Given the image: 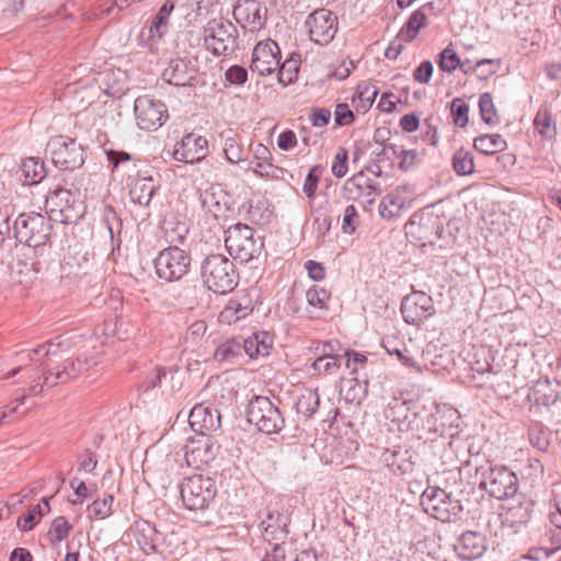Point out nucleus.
I'll return each instance as SVG.
<instances>
[{"label": "nucleus", "mask_w": 561, "mask_h": 561, "mask_svg": "<svg viewBox=\"0 0 561 561\" xmlns=\"http://www.w3.org/2000/svg\"><path fill=\"white\" fill-rule=\"evenodd\" d=\"M419 420L420 437L425 440L438 442L440 447L451 446V438L458 434L460 415L454 408L432 403L427 411L425 405L416 407L414 412Z\"/></svg>", "instance_id": "f257e3e1"}, {"label": "nucleus", "mask_w": 561, "mask_h": 561, "mask_svg": "<svg viewBox=\"0 0 561 561\" xmlns=\"http://www.w3.org/2000/svg\"><path fill=\"white\" fill-rule=\"evenodd\" d=\"M201 277L207 289L215 294L231 293L239 283V273L227 256L208 254L201 263Z\"/></svg>", "instance_id": "f03ea898"}, {"label": "nucleus", "mask_w": 561, "mask_h": 561, "mask_svg": "<svg viewBox=\"0 0 561 561\" xmlns=\"http://www.w3.org/2000/svg\"><path fill=\"white\" fill-rule=\"evenodd\" d=\"M51 230L50 218L34 211L19 215L13 225L16 241L33 249L45 247L50 238Z\"/></svg>", "instance_id": "7ed1b4c3"}, {"label": "nucleus", "mask_w": 561, "mask_h": 561, "mask_svg": "<svg viewBox=\"0 0 561 561\" xmlns=\"http://www.w3.org/2000/svg\"><path fill=\"white\" fill-rule=\"evenodd\" d=\"M238 37L237 27L221 18L209 20L203 28L204 46L217 57L234 53L238 48Z\"/></svg>", "instance_id": "20e7f679"}, {"label": "nucleus", "mask_w": 561, "mask_h": 561, "mask_svg": "<svg viewBox=\"0 0 561 561\" xmlns=\"http://www.w3.org/2000/svg\"><path fill=\"white\" fill-rule=\"evenodd\" d=\"M225 245L234 260L248 263L260 256L263 241L254 238V230L250 226L238 222L225 231Z\"/></svg>", "instance_id": "39448f33"}, {"label": "nucleus", "mask_w": 561, "mask_h": 561, "mask_svg": "<svg viewBox=\"0 0 561 561\" xmlns=\"http://www.w3.org/2000/svg\"><path fill=\"white\" fill-rule=\"evenodd\" d=\"M180 494L185 508L205 511L217 494L216 482L210 477L193 474L183 479L180 484Z\"/></svg>", "instance_id": "423d86ee"}, {"label": "nucleus", "mask_w": 561, "mask_h": 561, "mask_svg": "<svg viewBox=\"0 0 561 561\" xmlns=\"http://www.w3.org/2000/svg\"><path fill=\"white\" fill-rule=\"evenodd\" d=\"M249 423L267 435L279 433L285 426L280 409L267 397L257 396L252 399L247 409Z\"/></svg>", "instance_id": "0eeeda50"}, {"label": "nucleus", "mask_w": 561, "mask_h": 561, "mask_svg": "<svg viewBox=\"0 0 561 561\" xmlns=\"http://www.w3.org/2000/svg\"><path fill=\"white\" fill-rule=\"evenodd\" d=\"M420 503L426 514L443 523L458 519L462 512L460 501L451 499L450 494L437 486L426 488Z\"/></svg>", "instance_id": "6e6552de"}, {"label": "nucleus", "mask_w": 561, "mask_h": 561, "mask_svg": "<svg viewBox=\"0 0 561 561\" xmlns=\"http://www.w3.org/2000/svg\"><path fill=\"white\" fill-rule=\"evenodd\" d=\"M153 263L157 276L172 283L182 279L190 272L192 257L185 250L172 245L161 250Z\"/></svg>", "instance_id": "1a4fd4ad"}, {"label": "nucleus", "mask_w": 561, "mask_h": 561, "mask_svg": "<svg viewBox=\"0 0 561 561\" xmlns=\"http://www.w3.org/2000/svg\"><path fill=\"white\" fill-rule=\"evenodd\" d=\"M404 230L407 237L420 247L433 245L445 232L443 219L433 213L413 214Z\"/></svg>", "instance_id": "9d476101"}, {"label": "nucleus", "mask_w": 561, "mask_h": 561, "mask_svg": "<svg viewBox=\"0 0 561 561\" xmlns=\"http://www.w3.org/2000/svg\"><path fill=\"white\" fill-rule=\"evenodd\" d=\"M82 337V334L76 332L59 335L32 350L28 353V358L31 362L38 363L41 371L44 370L45 375H50L49 370H53L55 364H57V358H60V353L69 351L78 343V340Z\"/></svg>", "instance_id": "9b49d317"}, {"label": "nucleus", "mask_w": 561, "mask_h": 561, "mask_svg": "<svg viewBox=\"0 0 561 561\" xmlns=\"http://www.w3.org/2000/svg\"><path fill=\"white\" fill-rule=\"evenodd\" d=\"M480 488L496 500L508 499L518 490V478L506 466L490 467L482 473Z\"/></svg>", "instance_id": "f8f14e48"}, {"label": "nucleus", "mask_w": 561, "mask_h": 561, "mask_svg": "<svg viewBox=\"0 0 561 561\" xmlns=\"http://www.w3.org/2000/svg\"><path fill=\"white\" fill-rule=\"evenodd\" d=\"M79 196V190L59 187L51 192L46 199V205L49 207V213L56 216L54 219L64 224L77 221L83 214Z\"/></svg>", "instance_id": "ddd939ff"}, {"label": "nucleus", "mask_w": 561, "mask_h": 561, "mask_svg": "<svg viewBox=\"0 0 561 561\" xmlns=\"http://www.w3.org/2000/svg\"><path fill=\"white\" fill-rule=\"evenodd\" d=\"M46 152L55 167L61 170H75L84 163L83 148L73 138L57 136L46 145Z\"/></svg>", "instance_id": "4468645a"}, {"label": "nucleus", "mask_w": 561, "mask_h": 561, "mask_svg": "<svg viewBox=\"0 0 561 561\" xmlns=\"http://www.w3.org/2000/svg\"><path fill=\"white\" fill-rule=\"evenodd\" d=\"M136 124L140 129L152 131L169 118L167 105L150 95H140L134 102Z\"/></svg>", "instance_id": "2eb2a0df"}, {"label": "nucleus", "mask_w": 561, "mask_h": 561, "mask_svg": "<svg viewBox=\"0 0 561 561\" xmlns=\"http://www.w3.org/2000/svg\"><path fill=\"white\" fill-rule=\"evenodd\" d=\"M310 41L320 46L330 44L339 30L336 14L327 8H319L311 12L305 22Z\"/></svg>", "instance_id": "dca6fc26"}, {"label": "nucleus", "mask_w": 561, "mask_h": 561, "mask_svg": "<svg viewBox=\"0 0 561 561\" xmlns=\"http://www.w3.org/2000/svg\"><path fill=\"white\" fill-rule=\"evenodd\" d=\"M98 364L99 358L95 355L81 354L76 359H62L60 355L53 370H49L50 375H45V383L57 386L69 382Z\"/></svg>", "instance_id": "f3484780"}, {"label": "nucleus", "mask_w": 561, "mask_h": 561, "mask_svg": "<svg viewBox=\"0 0 561 561\" xmlns=\"http://www.w3.org/2000/svg\"><path fill=\"white\" fill-rule=\"evenodd\" d=\"M134 537L146 554L157 553L164 557L172 553V535L161 533L148 520L141 519L135 523Z\"/></svg>", "instance_id": "a211bd4d"}, {"label": "nucleus", "mask_w": 561, "mask_h": 561, "mask_svg": "<svg viewBox=\"0 0 561 561\" xmlns=\"http://www.w3.org/2000/svg\"><path fill=\"white\" fill-rule=\"evenodd\" d=\"M400 311L408 324L416 327L436 312L432 297L424 291L416 290L402 299Z\"/></svg>", "instance_id": "6ab92c4d"}, {"label": "nucleus", "mask_w": 561, "mask_h": 561, "mask_svg": "<svg viewBox=\"0 0 561 561\" xmlns=\"http://www.w3.org/2000/svg\"><path fill=\"white\" fill-rule=\"evenodd\" d=\"M280 49L275 41L259 42L252 51L250 69L261 77L273 73L279 66Z\"/></svg>", "instance_id": "aec40b11"}, {"label": "nucleus", "mask_w": 561, "mask_h": 561, "mask_svg": "<svg viewBox=\"0 0 561 561\" xmlns=\"http://www.w3.org/2000/svg\"><path fill=\"white\" fill-rule=\"evenodd\" d=\"M267 9L257 0H239L233 7V18L242 27L261 30L266 21Z\"/></svg>", "instance_id": "412c9836"}, {"label": "nucleus", "mask_w": 561, "mask_h": 561, "mask_svg": "<svg viewBox=\"0 0 561 561\" xmlns=\"http://www.w3.org/2000/svg\"><path fill=\"white\" fill-rule=\"evenodd\" d=\"M208 152V141L205 137L194 133L185 135L181 141L176 142L173 150V158L176 161L185 163H196L202 161Z\"/></svg>", "instance_id": "4be33fe9"}, {"label": "nucleus", "mask_w": 561, "mask_h": 561, "mask_svg": "<svg viewBox=\"0 0 561 561\" xmlns=\"http://www.w3.org/2000/svg\"><path fill=\"white\" fill-rule=\"evenodd\" d=\"M159 178V174L153 176L148 170L138 171L129 184L130 201L141 207L149 206L152 197L160 188Z\"/></svg>", "instance_id": "5701e85b"}, {"label": "nucleus", "mask_w": 561, "mask_h": 561, "mask_svg": "<svg viewBox=\"0 0 561 561\" xmlns=\"http://www.w3.org/2000/svg\"><path fill=\"white\" fill-rule=\"evenodd\" d=\"M188 423L195 433L208 436V432L220 427L221 415L213 404L197 403L191 409Z\"/></svg>", "instance_id": "b1692460"}, {"label": "nucleus", "mask_w": 561, "mask_h": 561, "mask_svg": "<svg viewBox=\"0 0 561 561\" xmlns=\"http://www.w3.org/2000/svg\"><path fill=\"white\" fill-rule=\"evenodd\" d=\"M196 73V59L176 57L170 60L169 66L162 72V78L170 84L184 87L195 79Z\"/></svg>", "instance_id": "393cba45"}, {"label": "nucleus", "mask_w": 561, "mask_h": 561, "mask_svg": "<svg viewBox=\"0 0 561 561\" xmlns=\"http://www.w3.org/2000/svg\"><path fill=\"white\" fill-rule=\"evenodd\" d=\"M185 460L190 467L201 468L210 463L217 454V447L209 436L201 435L197 439H191L185 446Z\"/></svg>", "instance_id": "a878e982"}, {"label": "nucleus", "mask_w": 561, "mask_h": 561, "mask_svg": "<svg viewBox=\"0 0 561 561\" xmlns=\"http://www.w3.org/2000/svg\"><path fill=\"white\" fill-rule=\"evenodd\" d=\"M454 550L463 561L479 559L486 551V538L479 531L468 530L457 538Z\"/></svg>", "instance_id": "bb28decb"}, {"label": "nucleus", "mask_w": 561, "mask_h": 561, "mask_svg": "<svg viewBox=\"0 0 561 561\" xmlns=\"http://www.w3.org/2000/svg\"><path fill=\"white\" fill-rule=\"evenodd\" d=\"M415 451L411 448L397 446L386 449L381 459L394 474L403 476L411 473L415 466Z\"/></svg>", "instance_id": "cd10ccee"}, {"label": "nucleus", "mask_w": 561, "mask_h": 561, "mask_svg": "<svg viewBox=\"0 0 561 561\" xmlns=\"http://www.w3.org/2000/svg\"><path fill=\"white\" fill-rule=\"evenodd\" d=\"M289 518L278 511H268L266 517L261 522L262 537L268 543L285 542L288 536L287 525Z\"/></svg>", "instance_id": "c85d7f7f"}, {"label": "nucleus", "mask_w": 561, "mask_h": 561, "mask_svg": "<svg viewBox=\"0 0 561 561\" xmlns=\"http://www.w3.org/2000/svg\"><path fill=\"white\" fill-rule=\"evenodd\" d=\"M252 299L247 294H237L231 297L225 308L219 313V321L221 323H236L237 321L244 319L253 312Z\"/></svg>", "instance_id": "c756f323"}, {"label": "nucleus", "mask_w": 561, "mask_h": 561, "mask_svg": "<svg viewBox=\"0 0 561 561\" xmlns=\"http://www.w3.org/2000/svg\"><path fill=\"white\" fill-rule=\"evenodd\" d=\"M244 347L242 346V339L230 337L220 342L214 353L213 358L220 364L234 365L244 357Z\"/></svg>", "instance_id": "7c9ffc66"}, {"label": "nucleus", "mask_w": 561, "mask_h": 561, "mask_svg": "<svg viewBox=\"0 0 561 561\" xmlns=\"http://www.w3.org/2000/svg\"><path fill=\"white\" fill-rule=\"evenodd\" d=\"M345 190L353 199L367 198L368 203H373L374 196L377 195V186L371 179L366 176L364 171H359L350 178L345 183Z\"/></svg>", "instance_id": "2f4dec72"}, {"label": "nucleus", "mask_w": 561, "mask_h": 561, "mask_svg": "<svg viewBox=\"0 0 561 561\" xmlns=\"http://www.w3.org/2000/svg\"><path fill=\"white\" fill-rule=\"evenodd\" d=\"M433 8L434 2H427L413 11L408 21L401 27L398 36L402 37L404 42H413L417 37L420 30L427 25L428 20L426 11L432 10Z\"/></svg>", "instance_id": "473e14b6"}, {"label": "nucleus", "mask_w": 561, "mask_h": 561, "mask_svg": "<svg viewBox=\"0 0 561 561\" xmlns=\"http://www.w3.org/2000/svg\"><path fill=\"white\" fill-rule=\"evenodd\" d=\"M274 339L267 331H257L247 339H242L244 353L250 358L267 356L273 347Z\"/></svg>", "instance_id": "72a5a7b5"}, {"label": "nucleus", "mask_w": 561, "mask_h": 561, "mask_svg": "<svg viewBox=\"0 0 561 561\" xmlns=\"http://www.w3.org/2000/svg\"><path fill=\"white\" fill-rule=\"evenodd\" d=\"M45 163L38 158H25L16 172L19 180L24 185H34L41 183L47 175Z\"/></svg>", "instance_id": "f704fd0d"}, {"label": "nucleus", "mask_w": 561, "mask_h": 561, "mask_svg": "<svg viewBox=\"0 0 561 561\" xmlns=\"http://www.w3.org/2000/svg\"><path fill=\"white\" fill-rule=\"evenodd\" d=\"M533 507L534 503L528 500L512 505L504 514L503 524L514 529L525 526L531 519Z\"/></svg>", "instance_id": "c9c22d12"}, {"label": "nucleus", "mask_w": 561, "mask_h": 561, "mask_svg": "<svg viewBox=\"0 0 561 561\" xmlns=\"http://www.w3.org/2000/svg\"><path fill=\"white\" fill-rule=\"evenodd\" d=\"M473 147L485 156H493L507 148L506 140L500 134H482L473 139Z\"/></svg>", "instance_id": "e433bc0d"}, {"label": "nucleus", "mask_w": 561, "mask_h": 561, "mask_svg": "<svg viewBox=\"0 0 561 561\" xmlns=\"http://www.w3.org/2000/svg\"><path fill=\"white\" fill-rule=\"evenodd\" d=\"M404 197L391 191L385 195L379 204V214L383 219H393L401 215L402 210L409 208Z\"/></svg>", "instance_id": "4c0bfd02"}, {"label": "nucleus", "mask_w": 561, "mask_h": 561, "mask_svg": "<svg viewBox=\"0 0 561 561\" xmlns=\"http://www.w3.org/2000/svg\"><path fill=\"white\" fill-rule=\"evenodd\" d=\"M320 397L317 390L305 388L297 396L295 408L298 414L311 417L319 409Z\"/></svg>", "instance_id": "58836bf2"}, {"label": "nucleus", "mask_w": 561, "mask_h": 561, "mask_svg": "<svg viewBox=\"0 0 561 561\" xmlns=\"http://www.w3.org/2000/svg\"><path fill=\"white\" fill-rule=\"evenodd\" d=\"M382 346L389 355H396L398 360L407 367H416V362L410 355L405 344L396 336H385L382 339Z\"/></svg>", "instance_id": "ea45409f"}, {"label": "nucleus", "mask_w": 561, "mask_h": 561, "mask_svg": "<svg viewBox=\"0 0 561 561\" xmlns=\"http://www.w3.org/2000/svg\"><path fill=\"white\" fill-rule=\"evenodd\" d=\"M102 220L108 230L113 249L115 247L119 248L122 243L121 232L123 229V221L111 205H105L103 207Z\"/></svg>", "instance_id": "a19ab883"}, {"label": "nucleus", "mask_w": 561, "mask_h": 561, "mask_svg": "<svg viewBox=\"0 0 561 561\" xmlns=\"http://www.w3.org/2000/svg\"><path fill=\"white\" fill-rule=\"evenodd\" d=\"M534 127L543 139L552 140L557 136V126L548 107H541L537 112Z\"/></svg>", "instance_id": "79ce46f5"}, {"label": "nucleus", "mask_w": 561, "mask_h": 561, "mask_svg": "<svg viewBox=\"0 0 561 561\" xmlns=\"http://www.w3.org/2000/svg\"><path fill=\"white\" fill-rule=\"evenodd\" d=\"M530 445L539 451L546 453L551 444V431L540 422H534L528 428Z\"/></svg>", "instance_id": "37998d69"}, {"label": "nucleus", "mask_w": 561, "mask_h": 561, "mask_svg": "<svg viewBox=\"0 0 561 561\" xmlns=\"http://www.w3.org/2000/svg\"><path fill=\"white\" fill-rule=\"evenodd\" d=\"M42 503L31 508L27 514L21 516L18 520V526L22 531H30L39 522V519L50 511L49 499L43 497Z\"/></svg>", "instance_id": "c03bdc74"}, {"label": "nucleus", "mask_w": 561, "mask_h": 561, "mask_svg": "<svg viewBox=\"0 0 561 561\" xmlns=\"http://www.w3.org/2000/svg\"><path fill=\"white\" fill-rule=\"evenodd\" d=\"M451 164L456 174L460 176H467L474 173L473 153L463 147L455 151Z\"/></svg>", "instance_id": "a18cd8bd"}, {"label": "nucleus", "mask_w": 561, "mask_h": 561, "mask_svg": "<svg viewBox=\"0 0 561 561\" xmlns=\"http://www.w3.org/2000/svg\"><path fill=\"white\" fill-rule=\"evenodd\" d=\"M529 398L538 405L548 407L556 402L558 396L551 388L549 380H539L533 387Z\"/></svg>", "instance_id": "49530a36"}, {"label": "nucleus", "mask_w": 561, "mask_h": 561, "mask_svg": "<svg viewBox=\"0 0 561 561\" xmlns=\"http://www.w3.org/2000/svg\"><path fill=\"white\" fill-rule=\"evenodd\" d=\"M173 9L174 2L171 0H167L159 9L150 26V34L152 37L157 36L161 38L167 32L168 20Z\"/></svg>", "instance_id": "de8ad7c7"}, {"label": "nucleus", "mask_w": 561, "mask_h": 561, "mask_svg": "<svg viewBox=\"0 0 561 561\" xmlns=\"http://www.w3.org/2000/svg\"><path fill=\"white\" fill-rule=\"evenodd\" d=\"M300 60L299 57L290 56L283 62L279 61V66L276 70L278 82L283 85H288L297 79Z\"/></svg>", "instance_id": "09e8293b"}, {"label": "nucleus", "mask_w": 561, "mask_h": 561, "mask_svg": "<svg viewBox=\"0 0 561 561\" xmlns=\"http://www.w3.org/2000/svg\"><path fill=\"white\" fill-rule=\"evenodd\" d=\"M479 111L481 119L489 126H495L500 123V116L493 103L491 93L484 92L479 96Z\"/></svg>", "instance_id": "8fccbe9b"}, {"label": "nucleus", "mask_w": 561, "mask_h": 561, "mask_svg": "<svg viewBox=\"0 0 561 561\" xmlns=\"http://www.w3.org/2000/svg\"><path fill=\"white\" fill-rule=\"evenodd\" d=\"M72 528V525L65 516H57L51 522L47 538L51 545L59 543L69 536Z\"/></svg>", "instance_id": "3c124183"}, {"label": "nucleus", "mask_w": 561, "mask_h": 561, "mask_svg": "<svg viewBox=\"0 0 561 561\" xmlns=\"http://www.w3.org/2000/svg\"><path fill=\"white\" fill-rule=\"evenodd\" d=\"M179 371V367L173 365L169 368L167 367H158L154 371L149 374L145 380L140 383V389L144 391H149L160 386L162 379H167L168 376L173 378V374Z\"/></svg>", "instance_id": "603ef678"}, {"label": "nucleus", "mask_w": 561, "mask_h": 561, "mask_svg": "<svg viewBox=\"0 0 561 561\" xmlns=\"http://www.w3.org/2000/svg\"><path fill=\"white\" fill-rule=\"evenodd\" d=\"M356 95L359 102L357 107L366 112L374 104L378 95V89L371 83L362 82L357 85Z\"/></svg>", "instance_id": "864d4df0"}, {"label": "nucleus", "mask_w": 561, "mask_h": 561, "mask_svg": "<svg viewBox=\"0 0 561 561\" xmlns=\"http://www.w3.org/2000/svg\"><path fill=\"white\" fill-rule=\"evenodd\" d=\"M330 297V291L318 285L311 286L306 293L308 305L323 311L328 310Z\"/></svg>", "instance_id": "5fc2aeb1"}, {"label": "nucleus", "mask_w": 561, "mask_h": 561, "mask_svg": "<svg viewBox=\"0 0 561 561\" xmlns=\"http://www.w3.org/2000/svg\"><path fill=\"white\" fill-rule=\"evenodd\" d=\"M113 503H114V496L111 494L104 496L103 499L94 500L88 506L89 516L93 517V518H105V517L110 516L113 512V510H112Z\"/></svg>", "instance_id": "6e6d98bb"}, {"label": "nucleus", "mask_w": 561, "mask_h": 561, "mask_svg": "<svg viewBox=\"0 0 561 561\" xmlns=\"http://www.w3.org/2000/svg\"><path fill=\"white\" fill-rule=\"evenodd\" d=\"M341 367V359L330 356H319L312 364L311 368L318 375H334Z\"/></svg>", "instance_id": "4d7b16f0"}, {"label": "nucleus", "mask_w": 561, "mask_h": 561, "mask_svg": "<svg viewBox=\"0 0 561 561\" xmlns=\"http://www.w3.org/2000/svg\"><path fill=\"white\" fill-rule=\"evenodd\" d=\"M450 110L454 124L461 128L466 127L469 122L468 104L462 99L456 98L451 101Z\"/></svg>", "instance_id": "13d9d810"}, {"label": "nucleus", "mask_w": 561, "mask_h": 561, "mask_svg": "<svg viewBox=\"0 0 561 561\" xmlns=\"http://www.w3.org/2000/svg\"><path fill=\"white\" fill-rule=\"evenodd\" d=\"M398 152V159L400 160L398 168L403 172H408L417 167L423 160V154L415 149L405 150L400 147V151Z\"/></svg>", "instance_id": "bf43d9fd"}, {"label": "nucleus", "mask_w": 561, "mask_h": 561, "mask_svg": "<svg viewBox=\"0 0 561 561\" xmlns=\"http://www.w3.org/2000/svg\"><path fill=\"white\" fill-rule=\"evenodd\" d=\"M324 168L320 164L313 165L310 168L307 178L305 180L302 191L308 198H314L316 191L320 181V178L323 173Z\"/></svg>", "instance_id": "052dcab7"}, {"label": "nucleus", "mask_w": 561, "mask_h": 561, "mask_svg": "<svg viewBox=\"0 0 561 561\" xmlns=\"http://www.w3.org/2000/svg\"><path fill=\"white\" fill-rule=\"evenodd\" d=\"M459 59V56L453 48L446 47L439 54L438 67L442 71L451 73L458 68Z\"/></svg>", "instance_id": "680f3d73"}, {"label": "nucleus", "mask_w": 561, "mask_h": 561, "mask_svg": "<svg viewBox=\"0 0 561 561\" xmlns=\"http://www.w3.org/2000/svg\"><path fill=\"white\" fill-rule=\"evenodd\" d=\"M359 226V215L354 205H348L344 209L342 220V231L347 234H352L356 231Z\"/></svg>", "instance_id": "e2e57ef3"}, {"label": "nucleus", "mask_w": 561, "mask_h": 561, "mask_svg": "<svg viewBox=\"0 0 561 561\" xmlns=\"http://www.w3.org/2000/svg\"><path fill=\"white\" fill-rule=\"evenodd\" d=\"M224 152L230 163H238L243 160V148L233 137L226 138Z\"/></svg>", "instance_id": "0e129e2a"}, {"label": "nucleus", "mask_w": 561, "mask_h": 561, "mask_svg": "<svg viewBox=\"0 0 561 561\" xmlns=\"http://www.w3.org/2000/svg\"><path fill=\"white\" fill-rule=\"evenodd\" d=\"M400 147L393 144H386L379 151H375L373 154L375 161L381 163H388L390 167L393 164V160L399 158Z\"/></svg>", "instance_id": "69168bd1"}, {"label": "nucleus", "mask_w": 561, "mask_h": 561, "mask_svg": "<svg viewBox=\"0 0 561 561\" xmlns=\"http://www.w3.org/2000/svg\"><path fill=\"white\" fill-rule=\"evenodd\" d=\"M348 152L345 148L340 147L335 153L332 163V173L336 178H343L347 173Z\"/></svg>", "instance_id": "338daca9"}, {"label": "nucleus", "mask_w": 561, "mask_h": 561, "mask_svg": "<svg viewBox=\"0 0 561 561\" xmlns=\"http://www.w3.org/2000/svg\"><path fill=\"white\" fill-rule=\"evenodd\" d=\"M225 80L232 85H243L248 80V71L242 66L233 65L226 70Z\"/></svg>", "instance_id": "774afa93"}]
</instances>
